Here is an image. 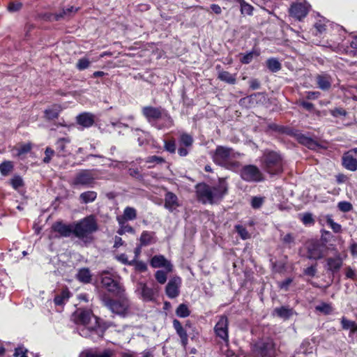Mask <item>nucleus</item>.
<instances>
[{
  "label": "nucleus",
  "mask_w": 357,
  "mask_h": 357,
  "mask_svg": "<svg viewBox=\"0 0 357 357\" xmlns=\"http://www.w3.org/2000/svg\"><path fill=\"white\" fill-rule=\"evenodd\" d=\"M181 285V279L180 277L175 276L171 278L165 287L167 296L171 299L178 297L180 294Z\"/></svg>",
  "instance_id": "4468645a"
},
{
  "label": "nucleus",
  "mask_w": 357,
  "mask_h": 357,
  "mask_svg": "<svg viewBox=\"0 0 357 357\" xmlns=\"http://www.w3.org/2000/svg\"><path fill=\"white\" fill-rule=\"evenodd\" d=\"M74 319L77 324L82 326L78 328L81 336L89 337L93 341H97L103 336L104 331L91 311L78 309L74 314Z\"/></svg>",
  "instance_id": "f257e3e1"
},
{
  "label": "nucleus",
  "mask_w": 357,
  "mask_h": 357,
  "mask_svg": "<svg viewBox=\"0 0 357 357\" xmlns=\"http://www.w3.org/2000/svg\"><path fill=\"white\" fill-rule=\"evenodd\" d=\"M326 222L331 227L333 231L335 233H340L342 231V227L340 224L333 221L331 215H327L324 217Z\"/></svg>",
  "instance_id": "a19ab883"
},
{
  "label": "nucleus",
  "mask_w": 357,
  "mask_h": 357,
  "mask_svg": "<svg viewBox=\"0 0 357 357\" xmlns=\"http://www.w3.org/2000/svg\"><path fill=\"white\" fill-rule=\"evenodd\" d=\"M301 220L302 222L305 225H313L314 222V218L312 217V214L310 213H305L304 214L300 215Z\"/></svg>",
  "instance_id": "8fccbe9b"
},
{
  "label": "nucleus",
  "mask_w": 357,
  "mask_h": 357,
  "mask_svg": "<svg viewBox=\"0 0 357 357\" xmlns=\"http://www.w3.org/2000/svg\"><path fill=\"white\" fill-rule=\"evenodd\" d=\"M98 178V171L96 169H83L79 172L73 181L75 185L92 187Z\"/></svg>",
  "instance_id": "6e6552de"
},
{
  "label": "nucleus",
  "mask_w": 357,
  "mask_h": 357,
  "mask_svg": "<svg viewBox=\"0 0 357 357\" xmlns=\"http://www.w3.org/2000/svg\"><path fill=\"white\" fill-rule=\"evenodd\" d=\"M289 12L291 16L301 20L307 15L308 6L305 3H294L289 8Z\"/></svg>",
  "instance_id": "f3484780"
},
{
  "label": "nucleus",
  "mask_w": 357,
  "mask_h": 357,
  "mask_svg": "<svg viewBox=\"0 0 357 357\" xmlns=\"http://www.w3.org/2000/svg\"><path fill=\"white\" fill-rule=\"evenodd\" d=\"M128 172H129V174L132 177H135L137 178H142V174H140L139 171L137 168H135V169L130 168V169H129Z\"/></svg>",
  "instance_id": "69168bd1"
},
{
  "label": "nucleus",
  "mask_w": 357,
  "mask_h": 357,
  "mask_svg": "<svg viewBox=\"0 0 357 357\" xmlns=\"http://www.w3.org/2000/svg\"><path fill=\"white\" fill-rule=\"evenodd\" d=\"M268 68L273 73H276L281 69V64L277 59L271 58L266 61Z\"/></svg>",
  "instance_id": "ea45409f"
},
{
  "label": "nucleus",
  "mask_w": 357,
  "mask_h": 357,
  "mask_svg": "<svg viewBox=\"0 0 357 357\" xmlns=\"http://www.w3.org/2000/svg\"><path fill=\"white\" fill-rule=\"evenodd\" d=\"M316 309L318 311L324 312L325 314H330L333 310L332 307L329 304L325 303H323L321 305H317L316 307Z\"/></svg>",
  "instance_id": "13d9d810"
},
{
  "label": "nucleus",
  "mask_w": 357,
  "mask_h": 357,
  "mask_svg": "<svg viewBox=\"0 0 357 357\" xmlns=\"http://www.w3.org/2000/svg\"><path fill=\"white\" fill-rule=\"evenodd\" d=\"M255 349L262 356H275V344L272 339L267 338L257 342L255 344Z\"/></svg>",
  "instance_id": "9d476101"
},
{
  "label": "nucleus",
  "mask_w": 357,
  "mask_h": 357,
  "mask_svg": "<svg viewBox=\"0 0 357 357\" xmlns=\"http://www.w3.org/2000/svg\"><path fill=\"white\" fill-rule=\"evenodd\" d=\"M130 265L134 266L135 269L139 272H144L147 269L146 264L142 261L132 260L130 261Z\"/></svg>",
  "instance_id": "3c124183"
},
{
  "label": "nucleus",
  "mask_w": 357,
  "mask_h": 357,
  "mask_svg": "<svg viewBox=\"0 0 357 357\" xmlns=\"http://www.w3.org/2000/svg\"><path fill=\"white\" fill-rule=\"evenodd\" d=\"M69 137H61L55 143L56 154L59 157H67L71 154L73 147Z\"/></svg>",
  "instance_id": "f8f14e48"
},
{
  "label": "nucleus",
  "mask_w": 357,
  "mask_h": 357,
  "mask_svg": "<svg viewBox=\"0 0 357 357\" xmlns=\"http://www.w3.org/2000/svg\"><path fill=\"white\" fill-rule=\"evenodd\" d=\"M61 110L62 107L60 105H53L45 110L44 116L47 120H54L58 118Z\"/></svg>",
  "instance_id": "393cba45"
},
{
  "label": "nucleus",
  "mask_w": 357,
  "mask_h": 357,
  "mask_svg": "<svg viewBox=\"0 0 357 357\" xmlns=\"http://www.w3.org/2000/svg\"><path fill=\"white\" fill-rule=\"evenodd\" d=\"M260 54V52L257 50H252V51L246 53L243 55V56L241 59V63L244 64L250 63L254 57H257Z\"/></svg>",
  "instance_id": "58836bf2"
},
{
  "label": "nucleus",
  "mask_w": 357,
  "mask_h": 357,
  "mask_svg": "<svg viewBox=\"0 0 357 357\" xmlns=\"http://www.w3.org/2000/svg\"><path fill=\"white\" fill-rule=\"evenodd\" d=\"M142 114L149 121L162 118L165 120V125H158L157 128L158 129H162L164 127L170 128L173 126L172 117L161 107H154L151 106L144 107L142 109Z\"/></svg>",
  "instance_id": "423d86ee"
},
{
  "label": "nucleus",
  "mask_w": 357,
  "mask_h": 357,
  "mask_svg": "<svg viewBox=\"0 0 357 357\" xmlns=\"http://www.w3.org/2000/svg\"><path fill=\"white\" fill-rule=\"evenodd\" d=\"M164 148L165 149L171 153H174L176 151V143L174 139H172L169 141L165 140L164 141Z\"/></svg>",
  "instance_id": "864d4df0"
},
{
  "label": "nucleus",
  "mask_w": 357,
  "mask_h": 357,
  "mask_svg": "<svg viewBox=\"0 0 357 357\" xmlns=\"http://www.w3.org/2000/svg\"><path fill=\"white\" fill-rule=\"evenodd\" d=\"M341 324L342 328L344 330H350L351 332H357V324L354 321L347 319L345 317H342L341 319Z\"/></svg>",
  "instance_id": "e433bc0d"
},
{
  "label": "nucleus",
  "mask_w": 357,
  "mask_h": 357,
  "mask_svg": "<svg viewBox=\"0 0 357 357\" xmlns=\"http://www.w3.org/2000/svg\"><path fill=\"white\" fill-rule=\"evenodd\" d=\"M76 277L79 282L87 284L91 282L92 275L89 268H83L78 271Z\"/></svg>",
  "instance_id": "c85d7f7f"
},
{
  "label": "nucleus",
  "mask_w": 357,
  "mask_h": 357,
  "mask_svg": "<svg viewBox=\"0 0 357 357\" xmlns=\"http://www.w3.org/2000/svg\"><path fill=\"white\" fill-rule=\"evenodd\" d=\"M101 283L109 292L116 296H121L124 291L123 287L109 276L102 277Z\"/></svg>",
  "instance_id": "dca6fc26"
},
{
  "label": "nucleus",
  "mask_w": 357,
  "mask_h": 357,
  "mask_svg": "<svg viewBox=\"0 0 357 357\" xmlns=\"http://www.w3.org/2000/svg\"><path fill=\"white\" fill-rule=\"evenodd\" d=\"M294 239L295 238L291 234H287L283 237L282 241L284 243L291 244L294 242Z\"/></svg>",
  "instance_id": "338daca9"
},
{
  "label": "nucleus",
  "mask_w": 357,
  "mask_h": 357,
  "mask_svg": "<svg viewBox=\"0 0 357 357\" xmlns=\"http://www.w3.org/2000/svg\"><path fill=\"white\" fill-rule=\"evenodd\" d=\"M70 297V292L68 290L66 289L61 291V293L56 296H55L54 299V302L56 305H63Z\"/></svg>",
  "instance_id": "4c0bfd02"
},
{
  "label": "nucleus",
  "mask_w": 357,
  "mask_h": 357,
  "mask_svg": "<svg viewBox=\"0 0 357 357\" xmlns=\"http://www.w3.org/2000/svg\"><path fill=\"white\" fill-rule=\"evenodd\" d=\"M113 356V351L109 349L88 351L82 354V357H114Z\"/></svg>",
  "instance_id": "a878e982"
},
{
  "label": "nucleus",
  "mask_w": 357,
  "mask_h": 357,
  "mask_svg": "<svg viewBox=\"0 0 357 357\" xmlns=\"http://www.w3.org/2000/svg\"><path fill=\"white\" fill-rule=\"evenodd\" d=\"M155 233L153 231H144L139 238L140 246H146L153 241Z\"/></svg>",
  "instance_id": "c756f323"
},
{
  "label": "nucleus",
  "mask_w": 357,
  "mask_h": 357,
  "mask_svg": "<svg viewBox=\"0 0 357 357\" xmlns=\"http://www.w3.org/2000/svg\"><path fill=\"white\" fill-rule=\"evenodd\" d=\"M45 157L43 159L44 162L48 163L51 160L52 157L56 153V150H53L50 147H47L45 151Z\"/></svg>",
  "instance_id": "bf43d9fd"
},
{
  "label": "nucleus",
  "mask_w": 357,
  "mask_h": 357,
  "mask_svg": "<svg viewBox=\"0 0 357 357\" xmlns=\"http://www.w3.org/2000/svg\"><path fill=\"white\" fill-rule=\"evenodd\" d=\"M274 313L284 319H287L292 315L293 312L291 309L281 307L275 308L274 310Z\"/></svg>",
  "instance_id": "f704fd0d"
},
{
  "label": "nucleus",
  "mask_w": 357,
  "mask_h": 357,
  "mask_svg": "<svg viewBox=\"0 0 357 357\" xmlns=\"http://www.w3.org/2000/svg\"><path fill=\"white\" fill-rule=\"evenodd\" d=\"M177 334L181 338V344L185 347L188 342V336L186 331L184 328L181 329V331H176Z\"/></svg>",
  "instance_id": "5fc2aeb1"
},
{
  "label": "nucleus",
  "mask_w": 357,
  "mask_h": 357,
  "mask_svg": "<svg viewBox=\"0 0 357 357\" xmlns=\"http://www.w3.org/2000/svg\"><path fill=\"white\" fill-rule=\"evenodd\" d=\"M316 80L319 88L323 91H328L331 86L332 78L327 74L318 75Z\"/></svg>",
  "instance_id": "5701e85b"
},
{
  "label": "nucleus",
  "mask_w": 357,
  "mask_h": 357,
  "mask_svg": "<svg viewBox=\"0 0 357 357\" xmlns=\"http://www.w3.org/2000/svg\"><path fill=\"white\" fill-rule=\"evenodd\" d=\"M77 123L84 128H89L94 123V116L89 112H84L77 116Z\"/></svg>",
  "instance_id": "4be33fe9"
},
{
  "label": "nucleus",
  "mask_w": 357,
  "mask_h": 357,
  "mask_svg": "<svg viewBox=\"0 0 357 357\" xmlns=\"http://www.w3.org/2000/svg\"><path fill=\"white\" fill-rule=\"evenodd\" d=\"M340 211L342 212H349L352 209V205L349 202H340L337 204Z\"/></svg>",
  "instance_id": "6e6d98bb"
},
{
  "label": "nucleus",
  "mask_w": 357,
  "mask_h": 357,
  "mask_svg": "<svg viewBox=\"0 0 357 357\" xmlns=\"http://www.w3.org/2000/svg\"><path fill=\"white\" fill-rule=\"evenodd\" d=\"M52 229L63 237H69L72 234H74V225H66L62 222H56L52 225Z\"/></svg>",
  "instance_id": "6ab92c4d"
},
{
  "label": "nucleus",
  "mask_w": 357,
  "mask_h": 357,
  "mask_svg": "<svg viewBox=\"0 0 357 357\" xmlns=\"http://www.w3.org/2000/svg\"><path fill=\"white\" fill-rule=\"evenodd\" d=\"M145 162L146 163H157V164H161L165 162V159L162 157L157 156V155H151L149 156L146 158Z\"/></svg>",
  "instance_id": "4d7b16f0"
},
{
  "label": "nucleus",
  "mask_w": 357,
  "mask_h": 357,
  "mask_svg": "<svg viewBox=\"0 0 357 357\" xmlns=\"http://www.w3.org/2000/svg\"><path fill=\"white\" fill-rule=\"evenodd\" d=\"M26 352H27L26 349H24L22 347H18V348L15 349L14 356L16 357H18V356L27 357Z\"/></svg>",
  "instance_id": "680f3d73"
},
{
  "label": "nucleus",
  "mask_w": 357,
  "mask_h": 357,
  "mask_svg": "<svg viewBox=\"0 0 357 357\" xmlns=\"http://www.w3.org/2000/svg\"><path fill=\"white\" fill-rule=\"evenodd\" d=\"M101 301L103 305L114 314L121 317H126L131 313V303L126 297L119 300H113L107 296H102Z\"/></svg>",
  "instance_id": "20e7f679"
},
{
  "label": "nucleus",
  "mask_w": 357,
  "mask_h": 357,
  "mask_svg": "<svg viewBox=\"0 0 357 357\" xmlns=\"http://www.w3.org/2000/svg\"><path fill=\"white\" fill-rule=\"evenodd\" d=\"M240 153H236L231 148L218 146L212 154L213 161L227 169L237 171L241 167V163L237 160Z\"/></svg>",
  "instance_id": "7ed1b4c3"
},
{
  "label": "nucleus",
  "mask_w": 357,
  "mask_h": 357,
  "mask_svg": "<svg viewBox=\"0 0 357 357\" xmlns=\"http://www.w3.org/2000/svg\"><path fill=\"white\" fill-rule=\"evenodd\" d=\"M176 314L178 317L185 318L190 314L188 307L185 304H180L176 310Z\"/></svg>",
  "instance_id": "79ce46f5"
},
{
  "label": "nucleus",
  "mask_w": 357,
  "mask_h": 357,
  "mask_svg": "<svg viewBox=\"0 0 357 357\" xmlns=\"http://www.w3.org/2000/svg\"><path fill=\"white\" fill-rule=\"evenodd\" d=\"M77 8L73 6H70L66 9H63L62 12L59 13H56L54 15V19L55 20H59L60 19L64 17L66 15H69L71 13H76L77 11Z\"/></svg>",
  "instance_id": "37998d69"
},
{
  "label": "nucleus",
  "mask_w": 357,
  "mask_h": 357,
  "mask_svg": "<svg viewBox=\"0 0 357 357\" xmlns=\"http://www.w3.org/2000/svg\"><path fill=\"white\" fill-rule=\"evenodd\" d=\"M218 79L229 84L236 83V75H232L227 71H220L218 76Z\"/></svg>",
  "instance_id": "7c9ffc66"
},
{
  "label": "nucleus",
  "mask_w": 357,
  "mask_h": 357,
  "mask_svg": "<svg viewBox=\"0 0 357 357\" xmlns=\"http://www.w3.org/2000/svg\"><path fill=\"white\" fill-rule=\"evenodd\" d=\"M190 149V147H186V146H181L178 149V155L180 156L185 157V156H186L188 154Z\"/></svg>",
  "instance_id": "0e129e2a"
},
{
  "label": "nucleus",
  "mask_w": 357,
  "mask_h": 357,
  "mask_svg": "<svg viewBox=\"0 0 357 357\" xmlns=\"http://www.w3.org/2000/svg\"><path fill=\"white\" fill-rule=\"evenodd\" d=\"M240 176L247 182H260L263 181V174L259 169L253 165H248L242 167Z\"/></svg>",
  "instance_id": "1a4fd4ad"
},
{
  "label": "nucleus",
  "mask_w": 357,
  "mask_h": 357,
  "mask_svg": "<svg viewBox=\"0 0 357 357\" xmlns=\"http://www.w3.org/2000/svg\"><path fill=\"white\" fill-rule=\"evenodd\" d=\"M342 165L348 170L354 172L357 170V159L349 151L342 157Z\"/></svg>",
  "instance_id": "b1692460"
},
{
  "label": "nucleus",
  "mask_w": 357,
  "mask_h": 357,
  "mask_svg": "<svg viewBox=\"0 0 357 357\" xmlns=\"http://www.w3.org/2000/svg\"><path fill=\"white\" fill-rule=\"evenodd\" d=\"M137 210L131 206H126L123 210V213L121 216H118L116 218L124 221H132L137 218Z\"/></svg>",
  "instance_id": "bb28decb"
},
{
  "label": "nucleus",
  "mask_w": 357,
  "mask_h": 357,
  "mask_svg": "<svg viewBox=\"0 0 357 357\" xmlns=\"http://www.w3.org/2000/svg\"><path fill=\"white\" fill-rule=\"evenodd\" d=\"M236 231L241 236L243 240H246L250 238V234L248 231L245 227L241 225H237L235 226Z\"/></svg>",
  "instance_id": "a18cd8bd"
},
{
  "label": "nucleus",
  "mask_w": 357,
  "mask_h": 357,
  "mask_svg": "<svg viewBox=\"0 0 357 357\" xmlns=\"http://www.w3.org/2000/svg\"><path fill=\"white\" fill-rule=\"evenodd\" d=\"M264 167L270 174H277L282 171V162L279 154L274 151L266 152L263 156Z\"/></svg>",
  "instance_id": "0eeeda50"
},
{
  "label": "nucleus",
  "mask_w": 357,
  "mask_h": 357,
  "mask_svg": "<svg viewBox=\"0 0 357 357\" xmlns=\"http://www.w3.org/2000/svg\"><path fill=\"white\" fill-rule=\"evenodd\" d=\"M300 142L302 144H304L308 146H310L311 145H312L314 144V142L312 139H310L307 137L303 136V135L300 137Z\"/></svg>",
  "instance_id": "774afa93"
},
{
  "label": "nucleus",
  "mask_w": 357,
  "mask_h": 357,
  "mask_svg": "<svg viewBox=\"0 0 357 357\" xmlns=\"http://www.w3.org/2000/svg\"><path fill=\"white\" fill-rule=\"evenodd\" d=\"M97 197V193L95 191H86L79 195V200L83 204L93 202Z\"/></svg>",
  "instance_id": "473e14b6"
},
{
  "label": "nucleus",
  "mask_w": 357,
  "mask_h": 357,
  "mask_svg": "<svg viewBox=\"0 0 357 357\" xmlns=\"http://www.w3.org/2000/svg\"><path fill=\"white\" fill-rule=\"evenodd\" d=\"M150 264L153 268H164L167 272H172L173 266L163 255H155L152 257Z\"/></svg>",
  "instance_id": "a211bd4d"
},
{
  "label": "nucleus",
  "mask_w": 357,
  "mask_h": 357,
  "mask_svg": "<svg viewBox=\"0 0 357 357\" xmlns=\"http://www.w3.org/2000/svg\"><path fill=\"white\" fill-rule=\"evenodd\" d=\"M90 63L91 62L89 59L84 57L78 60L77 63H76V68L79 70H83L88 68L90 66Z\"/></svg>",
  "instance_id": "de8ad7c7"
},
{
  "label": "nucleus",
  "mask_w": 357,
  "mask_h": 357,
  "mask_svg": "<svg viewBox=\"0 0 357 357\" xmlns=\"http://www.w3.org/2000/svg\"><path fill=\"white\" fill-rule=\"evenodd\" d=\"M238 4L241 6V12L243 15H252L253 8L251 5L246 3L244 0L242 2H239Z\"/></svg>",
  "instance_id": "49530a36"
},
{
  "label": "nucleus",
  "mask_w": 357,
  "mask_h": 357,
  "mask_svg": "<svg viewBox=\"0 0 357 357\" xmlns=\"http://www.w3.org/2000/svg\"><path fill=\"white\" fill-rule=\"evenodd\" d=\"M119 228L117 231V234L119 235H123L126 233L132 234L135 233V229L130 225L127 224L126 221L116 218Z\"/></svg>",
  "instance_id": "cd10ccee"
},
{
  "label": "nucleus",
  "mask_w": 357,
  "mask_h": 357,
  "mask_svg": "<svg viewBox=\"0 0 357 357\" xmlns=\"http://www.w3.org/2000/svg\"><path fill=\"white\" fill-rule=\"evenodd\" d=\"M264 202V197H253L251 199V206L257 209L259 208Z\"/></svg>",
  "instance_id": "603ef678"
},
{
  "label": "nucleus",
  "mask_w": 357,
  "mask_h": 357,
  "mask_svg": "<svg viewBox=\"0 0 357 357\" xmlns=\"http://www.w3.org/2000/svg\"><path fill=\"white\" fill-rule=\"evenodd\" d=\"M13 162L5 160L0 164V173L2 176H7L13 169Z\"/></svg>",
  "instance_id": "c9c22d12"
},
{
  "label": "nucleus",
  "mask_w": 357,
  "mask_h": 357,
  "mask_svg": "<svg viewBox=\"0 0 357 357\" xmlns=\"http://www.w3.org/2000/svg\"><path fill=\"white\" fill-rule=\"evenodd\" d=\"M32 148L31 143L20 144L17 146L13 148L12 151H15V155L16 156H20L23 154L29 153Z\"/></svg>",
  "instance_id": "2f4dec72"
},
{
  "label": "nucleus",
  "mask_w": 357,
  "mask_h": 357,
  "mask_svg": "<svg viewBox=\"0 0 357 357\" xmlns=\"http://www.w3.org/2000/svg\"><path fill=\"white\" fill-rule=\"evenodd\" d=\"M10 185L15 190H17L24 185V181L22 178L19 175H15L10 179Z\"/></svg>",
  "instance_id": "c03bdc74"
},
{
  "label": "nucleus",
  "mask_w": 357,
  "mask_h": 357,
  "mask_svg": "<svg viewBox=\"0 0 357 357\" xmlns=\"http://www.w3.org/2000/svg\"><path fill=\"white\" fill-rule=\"evenodd\" d=\"M228 326L229 321L227 317L225 315H222L219 317V319L214 327V331L216 336L227 343L229 342Z\"/></svg>",
  "instance_id": "9b49d317"
},
{
  "label": "nucleus",
  "mask_w": 357,
  "mask_h": 357,
  "mask_svg": "<svg viewBox=\"0 0 357 357\" xmlns=\"http://www.w3.org/2000/svg\"><path fill=\"white\" fill-rule=\"evenodd\" d=\"M344 258L337 253L333 257L326 259V269L333 275L338 273L343 265Z\"/></svg>",
  "instance_id": "2eb2a0df"
},
{
  "label": "nucleus",
  "mask_w": 357,
  "mask_h": 357,
  "mask_svg": "<svg viewBox=\"0 0 357 357\" xmlns=\"http://www.w3.org/2000/svg\"><path fill=\"white\" fill-rule=\"evenodd\" d=\"M331 114L333 116L337 117L339 116H346L347 112L344 109L342 108H335L331 111Z\"/></svg>",
  "instance_id": "e2e57ef3"
},
{
  "label": "nucleus",
  "mask_w": 357,
  "mask_h": 357,
  "mask_svg": "<svg viewBox=\"0 0 357 357\" xmlns=\"http://www.w3.org/2000/svg\"><path fill=\"white\" fill-rule=\"evenodd\" d=\"M97 222L93 215L87 216L74 225V235L84 239L98 230Z\"/></svg>",
  "instance_id": "39448f33"
},
{
  "label": "nucleus",
  "mask_w": 357,
  "mask_h": 357,
  "mask_svg": "<svg viewBox=\"0 0 357 357\" xmlns=\"http://www.w3.org/2000/svg\"><path fill=\"white\" fill-rule=\"evenodd\" d=\"M137 291L141 294L142 298L145 301L153 300L155 294L157 292L156 290L148 287L147 285L143 282L138 283Z\"/></svg>",
  "instance_id": "412c9836"
},
{
  "label": "nucleus",
  "mask_w": 357,
  "mask_h": 357,
  "mask_svg": "<svg viewBox=\"0 0 357 357\" xmlns=\"http://www.w3.org/2000/svg\"><path fill=\"white\" fill-rule=\"evenodd\" d=\"M227 191L228 183L225 178H220L218 183L214 186H210L206 183H199L196 185L197 199L205 204H213L220 202Z\"/></svg>",
  "instance_id": "f03ea898"
},
{
  "label": "nucleus",
  "mask_w": 357,
  "mask_h": 357,
  "mask_svg": "<svg viewBox=\"0 0 357 357\" xmlns=\"http://www.w3.org/2000/svg\"><path fill=\"white\" fill-rule=\"evenodd\" d=\"M181 206L178 197L172 192H167L165 195L164 206L170 212H173Z\"/></svg>",
  "instance_id": "aec40b11"
},
{
  "label": "nucleus",
  "mask_w": 357,
  "mask_h": 357,
  "mask_svg": "<svg viewBox=\"0 0 357 357\" xmlns=\"http://www.w3.org/2000/svg\"><path fill=\"white\" fill-rule=\"evenodd\" d=\"M325 246L318 241H311L307 245V257L310 259L317 260L324 257Z\"/></svg>",
  "instance_id": "ddd939ff"
},
{
  "label": "nucleus",
  "mask_w": 357,
  "mask_h": 357,
  "mask_svg": "<svg viewBox=\"0 0 357 357\" xmlns=\"http://www.w3.org/2000/svg\"><path fill=\"white\" fill-rule=\"evenodd\" d=\"M194 142L193 137L191 135L188 134L186 132H182L179 136V144L180 146H183L186 147H190L192 146Z\"/></svg>",
  "instance_id": "72a5a7b5"
},
{
  "label": "nucleus",
  "mask_w": 357,
  "mask_h": 357,
  "mask_svg": "<svg viewBox=\"0 0 357 357\" xmlns=\"http://www.w3.org/2000/svg\"><path fill=\"white\" fill-rule=\"evenodd\" d=\"M168 272L166 271H161V270H159V271H157L155 273V278L156 279V280L158 281V282H159L160 284H163L166 282L167 281V273Z\"/></svg>",
  "instance_id": "09e8293b"
},
{
  "label": "nucleus",
  "mask_w": 357,
  "mask_h": 357,
  "mask_svg": "<svg viewBox=\"0 0 357 357\" xmlns=\"http://www.w3.org/2000/svg\"><path fill=\"white\" fill-rule=\"evenodd\" d=\"M22 7V4L20 2H10L8 6V10L10 12H17L20 10Z\"/></svg>",
  "instance_id": "052dcab7"
}]
</instances>
